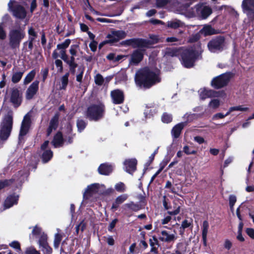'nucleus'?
<instances>
[{
    "label": "nucleus",
    "mask_w": 254,
    "mask_h": 254,
    "mask_svg": "<svg viewBox=\"0 0 254 254\" xmlns=\"http://www.w3.org/2000/svg\"><path fill=\"white\" fill-rule=\"evenodd\" d=\"M159 69L144 68L138 70L135 74V81L136 84L145 88H149L153 85L160 81Z\"/></svg>",
    "instance_id": "1"
},
{
    "label": "nucleus",
    "mask_w": 254,
    "mask_h": 254,
    "mask_svg": "<svg viewBox=\"0 0 254 254\" xmlns=\"http://www.w3.org/2000/svg\"><path fill=\"white\" fill-rule=\"evenodd\" d=\"M166 55L170 57L181 56L182 64L187 68L193 66L194 62L197 58V53L193 48L189 49H168Z\"/></svg>",
    "instance_id": "2"
},
{
    "label": "nucleus",
    "mask_w": 254,
    "mask_h": 254,
    "mask_svg": "<svg viewBox=\"0 0 254 254\" xmlns=\"http://www.w3.org/2000/svg\"><path fill=\"white\" fill-rule=\"evenodd\" d=\"M9 44L12 49L18 48L22 40L25 36V28L22 27L13 28L8 34Z\"/></svg>",
    "instance_id": "3"
},
{
    "label": "nucleus",
    "mask_w": 254,
    "mask_h": 254,
    "mask_svg": "<svg viewBox=\"0 0 254 254\" xmlns=\"http://www.w3.org/2000/svg\"><path fill=\"white\" fill-rule=\"evenodd\" d=\"M13 125V118L11 115H6L0 125V140L5 141L10 136Z\"/></svg>",
    "instance_id": "4"
},
{
    "label": "nucleus",
    "mask_w": 254,
    "mask_h": 254,
    "mask_svg": "<svg viewBox=\"0 0 254 254\" xmlns=\"http://www.w3.org/2000/svg\"><path fill=\"white\" fill-rule=\"evenodd\" d=\"M104 112V105L102 103L98 102L93 104L88 107L86 115L90 120L97 121L103 117Z\"/></svg>",
    "instance_id": "5"
},
{
    "label": "nucleus",
    "mask_w": 254,
    "mask_h": 254,
    "mask_svg": "<svg viewBox=\"0 0 254 254\" xmlns=\"http://www.w3.org/2000/svg\"><path fill=\"white\" fill-rule=\"evenodd\" d=\"M105 187L104 185L95 183L89 185L83 193V198L87 199L96 194L103 193L105 192Z\"/></svg>",
    "instance_id": "6"
},
{
    "label": "nucleus",
    "mask_w": 254,
    "mask_h": 254,
    "mask_svg": "<svg viewBox=\"0 0 254 254\" xmlns=\"http://www.w3.org/2000/svg\"><path fill=\"white\" fill-rule=\"evenodd\" d=\"M209 50L212 53L221 51L225 47L224 38L218 37L211 40L207 45Z\"/></svg>",
    "instance_id": "7"
},
{
    "label": "nucleus",
    "mask_w": 254,
    "mask_h": 254,
    "mask_svg": "<svg viewBox=\"0 0 254 254\" xmlns=\"http://www.w3.org/2000/svg\"><path fill=\"white\" fill-rule=\"evenodd\" d=\"M231 78L230 73H226L215 77L211 81V86L215 88L219 89L226 86Z\"/></svg>",
    "instance_id": "8"
},
{
    "label": "nucleus",
    "mask_w": 254,
    "mask_h": 254,
    "mask_svg": "<svg viewBox=\"0 0 254 254\" xmlns=\"http://www.w3.org/2000/svg\"><path fill=\"white\" fill-rule=\"evenodd\" d=\"M122 45L132 46L133 48H147L149 46V42L145 39H131L124 41Z\"/></svg>",
    "instance_id": "9"
},
{
    "label": "nucleus",
    "mask_w": 254,
    "mask_h": 254,
    "mask_svg": "<svg viewBox=\"0 0 254 254\" xmlns=\"http://www.w3.org/2000/svg\"><path fill=\"white\" fill-rule=\"evenodd\" d=\"M10 101L14 107H19L22 101V94L18 88L13 87L10 90Z\"/></svg>",
    "instance_id": "10"
},
{
    "label": "nucleus",
    "mask_w": 254,
    "mask_h": 254,
    "mask_svg": "<svg viewBox=\"0 0 254 254\" xmlns=\"http://www.w3.org/2000/svg\"><path fill=\"white\" fill-rule=\"evenodd\" d=\"M127 33L123 30L112 31L110 33L107 35V40L105 43H114L120 40L123 39L127 36Z\"/></svg>",
    "instance_id": "11"
},
{
    "label": "nucleus",
    "mask_w": 254,
    "mask_h": 254,
    "mask_svg": "<svg viewBox=\"0 0 254 254\" xmlns=\"http://www.w3.org/2000/svg\"><path fill=\"white\" fill-rule=\"evenodd\" d=\"M13 2L14 1L10 0L8 4V8L12 11L13 15L19 19L25 18L26 15V11L24 8L20 5H15L12 8Z\"/></svg>",
    "instance_id": "12"
},
{
    "label": "nucleus",
    "mask_w": 254,
    "mask_h": 254,
    "mask_svg": "<svg viewBox=\"0 0 254 254\" xmlns=\"http://www.w3.org/2000/svg\"><path fill=\"white\" fill-rule=\"evenodd\" d=\"M30 124V119L29 117L25 116L22 121L20 132L19 134V143H21L23 141V137L28 132Z\"/></svg>",
    "instance_id": "13"
},
{
    "label": "nucleus",
    "mask_w": 254,
    "mask_h": 254,
    "mask_svg": "<svg viewBox=\"0 0 254 254\" xmlns=\"http://www.w3.org/2000/svg\"><path fill=\"white\" fill-rule=\"evenodd\" d=\"M177 236L175 231L173 233H171L170 232L166 230H162L161 231L159 239L163 242L167 243L174 242L177 240Z\"/></svg>",
    "instance_id": "14"
},
{
    "label": "nucleus",
    "mask_w": 254,
    "mask_h": 254,
    "mask_svg": "<svg viewBox=\"0 0 254 254\" xmlns=\"http://www.w3.org/2000/svg\"><path fill=\"white\" fill-rule=\"evenodd\" d=\"M197 10L198 12L197 16L201 17L202 19H206L212 13V9L208 5H206L203 3H199L196 5Z\"/></svg>",
    "instance_id": "15"
},
{
    "label": "nucleus",
    "mask_w": 254,
    "mask_h": 254,
    "mask_svg": "<svg viewBox=\"0 0 254 254\" xmlns=\"http://www.w3.org/2000/svg\"><path fill=\"white\" fill-rule=\"evenodd\" d=\"M245 12L251 18H254V0H244L242 3Z\"/></svg>",
    "instance_id": "16"
},
{
    "label": "nucleus",
    "mask_w": 254,
    "mask_h": 254,
    "mask_svg": "<svg viewBox=\"0 0 254 254\" xmlns=\"http://www.w3.org/2000/svg\"><path fill=\"white\" fill-rule=\"evenodd\" d=\"M49 143V141H45L41 145V148L43 151L42 158L44 163L48 162L53 157V152L48 148Z\"/></svg>",
    "instance_id": "17"
},
{
    "label": "nucleus",
    "mask_w": 254,
    "mask_h": 254,
    "mask_svg": "<svg viewBox=\"0 0 254 254\" xmlns=\"http://www.w3.org/2000/svg\"><path fill=\"white\" fill-rule=\"evenodd\" d=\"M24 178V177L21 172H19L18 175H16L12 179L0 181V190L11 184L13 181H16L18 184H21Z\"/></svg>",
    "instance_id": "18"
},
{
    "label": "nucleus",
    "mask_w": 254,
    "mask_h": 254,
    "mask_svg": "<svg viewBox=\"0 0 254 254\" xmlns=\"http://www.w3.org/2000/svg\"><path fill=\"white\" fill-rule=\"evenodd\" d=\"M39 81L35 80L29 86L25 93L26 99L30 100L36 95L39 89Z\"/></svg>",
    "instance_id": "19"
},
{
    "label": "nucleus",
    "mask_w": 254,
    "mask_h": 254,
    "mask_svg": "<svg viewBox=\"0 0 254 254\" xmlns=\"http://www.w3.org/2000/svg\"><path fill=\"white\" fill-rule=\"evenodd\" d=\"M200 98L204 100L208 98L217 97L219 93L214 90L207 89L205 88H201L198 91Z\"/></svg>",
    "instance_id": "20"
},
{
    "label": "nucleus",
    "mask_w": 254,
    "mask_h": 254,
    "mask_svg": "<svg viewBox=\"0 0 254 254\" xmlns=\"http://www.w3.org/2000/svg\"><path fill=\"white\" fill-rule=\"evenodd\" d=\"M111 96L114 104H119L124 102V93L122 91L119 89H116L112 91L111 93Z\"/></svg>",
    "instance_id": "21"
},
{
    "label": "nucleus",
    "mask_w": 254,
    "mask_h": 254,
    "mask_svg": "<svg viewBox=\"0 0 254 254\" xmlns=\"http://www.w3.org/2000/svg\"><path fill=\"white\" fill-rule=\"evenodd\" d=\"M137 160L135 158L126 159L124 162L125 170L129 174H131L136 170Z\"/></svg>",
    "instance_id": "22"
},
{
    "label": "nucleus",
    "mask_w": 254,
    "mask_h": 254,
    "mask_svg": "<svg viewBox=\"0 0 254 254\" xmlns=\"http://www.w3.org/2000/svg\"><path fill=\"white\" fill-rule=\"evenodd\" d=\"M143 58V53L140 50H136L131 55L129 63L137 64L140 63Z\"/></svg>",
    "instance_id": "23"
},
{
    "label": "nucleus",
    "mask_w": 254,
    "mask_h": 254,
    "mask_svg": "<svg viewBox=\"0 0 254 254\" xmlns=\"http://www.w3.org/2000/svg\"><path fill=\"white\" fill-rule=\"evenodd\" d=\"M18 198L19 195L15 194L8 196L4 203V209L9 208L12 207L13 205L16 204L17 203Z\"/></svg>",
    "instance_id": "24"
},
{
    "label": "nucleus",
    "mask_w": 254,
    "mask_h": 254,
    "mask_svg": "<svg viewBox=\"0 0 254 254\" xmlns=\"http://www.w3.org/2000/svg\"><path fill=\"white\" fill-rule=\"evenodd\" d=\"M113 170V166L108 163L100 165L98 168L99 173L103 175H109Z\"/></svg>",
    "instance_id": "25"
},
{
    "label": "nucleus",
    "mask_w": 254,
    "mask_h": 254,
    "mask_svg": "<svg viewBox=\"0 0 254 254\" xmlns=\"http://www.w3.org/2000/svg\"><path fill=\"white\" fill-rule=\"evenodd\" d=\"M59 115L56 114L51 119L49 127L47 129V135H50L53 130H55L58 127Z\"/></svg>",
    "instance_id": "26"
},
{
    "label": "nucleus",
    "mask_w": 254,
    "mask_h": 254,
    "mask_svg": "<svg viewBox=\"0 0 254 254\" xmlns=\"http://www.w3.org/2000/svg\"><path fill=\"white\" fill-rule=\"evenodd\" d=\"M197 10L196 5L189 9H185L184 11L183 9H182L180 11V13L182 14H184L186 17L188 18H192L193 17L197 16L198 12Z\"/></svg>",
    "instance_id": "27"
},
{
    "label": "nucleus",
    "mask_w": 254,
    "mask_h": 254,
    "mask_svg": "<svg viewBox=\"0 0 254 254\" xmlns=\"http://www.w3.org/2000/svg\"><path fill=\"white\" fill-rule=\"evenodd\" d=\"M186 125V123H181L176 125L172 129L171 133L175 138H178L184 127Z\"/></svg>",
    "instance_id": "28"
},
{
    "label": "nucleus",
    "mask_w": 254,
    "mask_h": 254,
    "mask_svg": "<svg viewBox=\"0 0 254 254\" xmlns=\"http://www.w3.org/2000/svg\"><path fill=\"white\" fill-rule=\"evenodd\" d=\"M64 139L62 133L58 132L54 137L52 143L55 148L61 146L64 143Z\"/></svg>",
    "instance_id": "29"
},
{
    "label": "nucleus",
    "mask_w": 254,
    "mask_h": 254,
    "mask_svg": "<svg viewBox=\"0 0 254 254\" xmlns=\"http://www.w3.org/2000/svg\"><path fill=\"white\" fill-rule=\"evenodd\" d=\"M167 25L168 27L176 29L179 27L182 28L184 27L185 24L181 21L176 19L168 21Z\"/></svg>",
    "instance_id": "30"
},
{
    "label": "nucleus",
    "mask_w": 254,
    "mask_h": 254,
    "mask_svg": "<svg viewBox=\"0 0 254 254\" xmlns=\"http://www.w3.org/2000/svg\"><path fill=\"white\" fill-rule=\"evenodd\" d=\"M200 32L202 34L205 36L210 35L216 33L215 30L210 25H205Z\"/></svg>",
    "instance_id": "31"
},
{
    "label": "nucleus",
    "mask_w": 254,
    "mask_h": 254,
    "mask_svg": "<svg viewBox=\"0 0 254 254\" xmlns=\"http://www.w3.org/2000/svg\"><path fill=\"white\" fill-rule=\"evenodd\" d=\"M186 249L183 243H179L176 246L175 252L171 254H185Z\"/></svg>",
    "instance_id": "32"
},
{
    "label": "nucleus",
    "mask_w": 254,
    "mask_h": 254,
    "mask_svg": "<svg viewBox=\"0 0 254 254\" xmlns=\"http://www.w3.org/2000/svg\"><path fill=\"white\" fill-rule=\"evenodd\" d=\"M124 207L129 209L133 211H137L141 209L140 206L136 203H134L133 202L126 203Z\"/></svg>",
    "instance_id": "33"
},
{
    "label": "nucleus",
    "mask_w": 254,
    "mask_h": 254,
    "mask_svg": "<svg viewBox=\"0 0 254 254\" xmlns=\"http://www.w3.org/2000/svg\"><path fill=\"white\" fill-rule=\"evenodd\" d=\"M78 49V46L76 45H71L69 49V53L71 55L70 58H69V60H71V58L73 59V61H75L74 57L76 56L77 53V50Z\"/></svg>",
    "instance_id": "34"
},
{
    "label": "nucleus",
    "mask_w": 254,
    "mask_h": 254,
    "mask_svg": "<svg viewBox=\"0 0 254 254\" xmlns=\"http://www.w3.org/2000/svg\"><path fill=\"white\" fill-rule=\"evenodd\" d=\"M36 74L35 70H32L25 77L24 80V84H27L30 83L34 78Z\"/></svg>",
    "instance_id": "35"
},
{
    "label": "nucleus",
    "mask_w": 254,
    "mask_h": 254,
    "mask_svg": "<svg viewBox=\"0 0 254 254\" xmlns=\"http://www.w3.org/2000/svg\"><path fill=\"white\" fill-rule=\"evenodd\" d=\"M23 74V72H15L12 77V82L13 83H17L20 81L21 79L22 75Z\"/></svg>",
    "instance_id": "36"
},
{
    "label": "nucleus",
    "mask_w": 254,
    "mask_h": 254,
    "mask_svg": "<svg viewBox=\"0 0 254 254\" xmlns=\"http://www.w3.org/2000/svg\"><path fill=\"white\" fill-rule=\"evenodd\" d=\"M70 43V40L69 39H66L63 43L57 45V50H65V49L69 46Z\"/></svg>",
    "instance_id": "37"
},
{
    "label": "nucleus",
    "mask_w": 254,
    "mask_h": 254,
    "mask_svg": "<svg viewBox=\"0 0 254 254\" xmlns=\"http://www.w3.org/2000/svg\"><path fill=\"white\" fill-rule=\"evenodd\" d=\"M39 237H40L39 240V244L40 247L48 244L47 242V236L46 234L43 232Z\"/></svg>",
    "instance_id": "38"
},
{
    "label": "nucleus",
    "mask_w": 254,
    "mask_h": 254,
    "mask_svg": "<svg viewBox=\"0 0 254 254\" xmlns=\"http://www.w3.org/2000/svg\"><path fill=\"white\" fill-rule=\"evenodd\" d=\"M68 76L69 73H66L64 74L62 77L61 79L62 81V85L61 87V89H65L68 81Z\"/></svg>",
    "instance_id": "39"
},
{
    "label": "nucleus",
    "mask_w": 254,
    "mask_h": 254,
    "mask_svg": "<svg viewBox=\"0 0 254 254\" xmlns=\"http://www.w3.org/2000/svg\"><path fill=\"white\" fill-rule=\"evenodd\" d=\"M69 66V69L71 72L73 74L75 73V68L77 67V64L75 63V61H73V59L69 60L66 63Z\"/></svg>",
    "instance_id": "40"
},
{
    "label": "nucleus",
    "mask_w": 254,
    "mask_h": 254,
    "mask_svg": "<svg viewBox=\"0 0 254 254\" xmlns=\"http://www.w3.org/2000/svg\"><path fill=\"white\" fill-rule=\"evenodd\" d=\"M78 73L76 75V80L77 81L81 83L84 68L83 66H80L78 68Z\"/></svg>",
    "instance_id": "41"
},
{
    "label": "nucleus",
    "mask_w": 254,
    "mask_h": 254,
    "mask_svg": "<svg viewBox=\"0 0 254 254\" xmlns=\"http://www.w3.org/2000/svg\"><path fill=\"white\" fill-rule=\"evenodd\" d=\"M94 81L96 84L101 86L103 84L104 79L101 74L98 73L94 77Z\"/></svg>",
    "instance_id": "42"
},
{
    "label": "nucleus",
    "mask_w": 254,
    "mask_h": 254,
    "mask_svg": "<svg viewBox=\"0 0 254 254\" xmlns=\"http://www.w3.org/2000/svg\"><path fill=\"white\" fill-rule=\"evenodd\" d=\"M220 104V100L217 99H214L210 101L208 106L213 109H216L219 107Z\"/></svg>",
    "instance_id": "43"
},
{
    "label": "nucleus",
    "mask_w": 254,
    "mask_h": 254,
    "mask_svg": "<svg viewBox=\"0 0 254 254\" xmlns=\"http://www.w3.org/2000/svg\"><path fill=\"white\" fill-rule=\"evenodd\" d=\"M41 248L43 254H51L52 253V249L48 244L45 245L40 247Z\"/></svg>",
    "instance_id": "44"
},
{
    "label": "nucleus",
    "mask_w": 254,
    "mask_h": 254,
    "mask_svg": "<svg viewBox=\"0 0 254 254\" xmlns=\"http://www.w3.org/2000/svg\"><path fill=\"white\" fill-rule=\"evenodd\" d=\"M86 124L85 122L82 120L79 119L77 121V127L79 132H81L86 127Z\"/></svg>",
    "instance_id": "45"
},
{
    "label": "nucleus",
    "mask_w": 254,
    "mask_h": 254,
    "mask_svg": "<svg viewBox=\"0 0 254 254\" xmlns=\"http://www.w3.org/2000/svg\"><path fill=\"white\" fill-rule=\"evenodd\" d=\"M156 111L155 108L153 109H150V108H147L144 112V114L145 116V117L146 118H150L152 116H153L155 114H156Z\"/></svg>",
    "instance_id": "46"
},
{
    "label": "nucleus",
    "mask_w": 254,
    "mask_h": 254,
    "mask_svg": "<svg viewBox=\"0 0 254 254\" xmlns=\"http://www.w3.org/2000/svg\"><path fill=\"white\" fill-rule=\"evenodd\" d=\"M248 110V108L245 107L242 105H239L230 107V111H241L245 112Z\"/></svg>",
    "instance_id": "47"
},
{
    "label": "nucleus",
    "mask_w": 254,
    "mask_h": 254,
    "mask_svg": "<svg viewBox=\"0 0 254 254\" xmlns=\"http://www.w3.org/2000/svg\"><path fill=\"white\" fill-rule=\"evenodd\" d=\"M128 197V195L127 194H123L119 196H118L115 201L119 205L123 203L125 201H126Z\"/></svg>",
    "instance_id": "48"
},
{
    "label": "nucleus",
    "mask_w": 254,
    "mask_h": 254,
    "mask_svg": "<svg viewBox=\"0 0 254 254\" xmlns=\"http://www.w3.org/2000/svg\"><path fill=\"white\" fill-rule=\"evenodd\" d=\"M115 188L116 190L119 192H124L126 190V189L125 185L122 182L117 183L115 185Z\"/></svg>",
    "instance_id": "49"
},
{
    "label": "nucleus",
    "mask_w": 254,
    "mask_h": 254,
    "mask_svg": "<svg viewBox=\"0 0 254 254\" xmlns=\"http://www.w3.org/2000/svg\"><path fill=\"white\" fill-rule=\"evenodd\" d=\"M24 254H40L34 247H29L26 249Z\"/></svg>",
    "instance_id": "50"
},
{
    "label": "nucleus",
    "mask_w": 254,
    "mask_h": 254,
    "mask_svg": "<svg viewBox=\"0 0 254 254\" xmlns=\"http://www.w3.org/2000/svg\"><path fill=\"white\" fill-rule=\"evenodd\" d=\"M172 120V117L170 114L164 113L162 117V121L163 123H169Z\"/></svg>",
    "instance_id": "51"
},
{
    "label": "nucleus",
    "mask_w": 254,
    "mask_h": 254,
    "mask_svg": "<svg viewBox=\"0 0 254 254\" xmlns=\"http://www.w3.org/2000/svg\"><path fill=\"white\" fill-rule=\"evenodd\" d=\"M209 227V224L207 221H204L202 224V235L205 238V235H207L208 229Z\"/></svg>",
    "instance_id": "52"
},
{
    "label": "nucleus",
    "mask_w": 254,
    "mask_h": 254,
    "mask_svg": "<svg viewBox=\"0 0 254 254\" xmlns=\"http://www.w3.org/2000/svg\"><path fill=\"white\" fill-rule=\"evenodd\" d=\"M60 52V57L61 58L65 63L68 62L69 60V58L67 55L66 54L65 50H59Z\"/></svg>",
    "instance_id": "53"
},
{
    "label": "nucleus",
    "mask_w": 254,
    "mask_h": 254,
    "mask_svg": "<svg viewBox=\"0 0 254 254\" xmlns=\"http://www.w3.org/2000/svg\"><path fill=\"white\" fill-rule=\"evenodd\" d=\"M9 246L14 249L18 252L21 251L20 245L18 241H14L12 242L9 244Z\"/></svg>",
    "instance_id": "54"
},
{
    "label": "nucleus",
    "mask_w": 254,
    "mask_h": 254,
    "mask_svg": "<svg viewBox=\"0 0 254 254\" xmlns=\"http://www.w3.org/2000/svg\"><path fill=\"white\" fill-rule=\"evenodd\" d=\"M62 240V236L59 234H56L55 236L54 247L58 248Z\"/></svg>",
    "instance_id": "55"
},
{
    "label": "nucleus",
    "mask_w": 254,
    "mask_h": 254,
    "mask_svg": "<svg viewBox=\"0 0 254 254\" xmlns=\"http://www.w3.org/2000/svg\"><path fill=\"white\" fill-rule=\"evenodd\" d=\"M183 151L187 155L195 154L196 151L192 150L189 146L186 145L183 147Z\"/></svg>",
    "instance_id": "56"
},
{
    "label": "nucleus",
    "mask_w": 254,
    "mask_h": 254,
    "mask_svg": "<svg viewBox=\"0 0 254 254\" xmlns=\"http://www.w3.org/2000/svg\"><path fill=\"white\" fill-rule=\"evenodd\" d=\"M55 65L57 68L58 72H62L63 70L62 61L60 60H56L55 61Z\"/></svg>",
    "instance_id": "57"
},
{
    "label": "nucleus",
    "mask_w": 254,
    "mask_h": 254,
    "mask_svg": "<svg viewBox=\"0 0 254 254\" xmlns=\"http://www.w3.org/2000/svg\"><path fill=\"white\" fill-rule=\"evenodd\" d=\"M171 2V0H156V6L158 7H161L168 3Z\"/></svg>",
    "instance_id": "58"
},
{
    "label": "nucleus",
    "mask_w": 254,
    "mask_h": 254,
    "mask_svg": "<svg viewBox=\"0 0 254 254\" xmlns=\"http://www.w3.org/2000/svg\"><path fill=\"white\" fill-rule=\"evenodd\" d=\"M32 234L37 236H39L42 233V229L38 226H35L32 230Z\"/></svg>",
    "instance_id": "59"
},
{
    "label": "nucleus",
    "mask_w": 254,
    "mask_h": 254,
    "mask_svg": "<svg viewBox=\"0 0 254 254\" xmlns=\"http://www.w3.org/2000/svg\"><path fill=\"white\" fill-rule=\"evenodd\" d=\"M6 37V33L4 29L3 25L0 23V40H4Z\"/></svg>",
    "instance_id": "60"
},
{
    "label": "nucleus",
    "mask_w": 254,
    "mask_h": 254,
    "mask_svg": "<svg viewBox=\"0 0 254 254\" xmlns=\"http://www.w3.org/2000/svg\"><path fill=\"white\" fill-rule=\"evenodd\" d=\"M150 40H146L147 41L149 42V46L148 47H150L152 44L156 43L158 42V37L157 35H150Z\"/></svg>",
    "instance_id": "61"
},
{
    "label": "nucleus",
    "mask_w": 254,
    "mask_h": 254,
    "mask_svg": "<svg viewBox=\"0 0 254 254\" xmlns=\"http://www.w3.org/2000/svg\"><path fill=\"white\" fill-rule=\"evenodd\" d=\"M236 202V197L235 195H231L229 196V204L231 210L233 209L234 205Z\"/></svg>",
    "instance_id": "62"
},
{
    "label": "nucleus",
    "mask_w": 254,
    "mask_h": 254,
    "mask_svg": "<svg viewBox=\"0 0 254 254\" xmlns=\"http://www.w3.org/2000/svg\"><path fill=\"white\" fill-rule=\"evenodd\" d=\"M28 34L29 35V38L33 37L34 38V40L35 37L37 36V34L35 32L34 28H33L32 27H30L29 28V29H28Z\"/></svg>",
    "instance_id": "63"
},
{
    "label": "nucleus",
    "mask_w": 254,
    "mask_h": 254,
    "mask_svg": "<svg viewBox=\"0 0 254 254\" xmlns=\"http://www.w3.org/2000/svg\"><path fill=\"white\" fill-rule=\"evenodd\" d=\"M85 227V224L84 223L83 221H82L79 225H78L76 227V231L77 233H78L79 230H81L83 231Z\"/></svg>",
    "instance_id": "64"
}]
</instances>
